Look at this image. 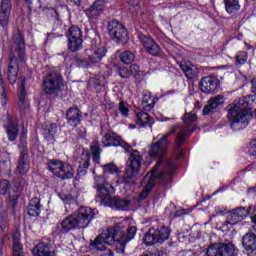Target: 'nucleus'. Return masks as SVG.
<instances>
[{
	"instance_id": "1",
	"label": "nucleus",
	"mask_w": 256,
	"mask_h": 256,
	"mask_svg": "<svg viewBox=\"0 0 256 256\" xmlns=\"http://www.w3.org/2000/svg\"><path fill=\"white\" fill-rule=\"evenodd\" d=\"M137 234V227L130 226L125 227L121 224H117L114 227H110L106 230H103L102 233L97 236L94 241H91V249H96V251H104L105 245H116V252L125 253V245L134 239Z\"/></svg>"
},
{
	"instance_id": "2",
	"label": "nucleus",
	"mask_w": 256,
	"mask_h": 256,
	"mask_svg": "<svg viewBox=\"0 0 256 256\" xmlns=\"http://www.w3.org/2000/svg\"><path fill=\"white\" fill-rule=\"evenodd\" d=\"M175 167H177L175 161L167 159L164 162L163 171L159 172V165L156 164V167H154L150 172H148L142 180V183L145 186L140 193L139 199L141 201H145V199L149 197V193H151L157 181H159L160 187H162V189L165 191V189H167L168 183H171L172 181L171 176L175 172Z\"/></svg>"
},
{
	"instance_id": "3",
	"label": "nucleus",
	"mask_w": 256,
	"mask_h": 256,
	"mask_svg": "<svg viewBox=\"0 0 256 256\" xmlns=\"http://www.w3.org/2000/svg\"><path fill=\"white\" fill-rule=\"evenodd\" d=\"M253 103H255V97L248 95L239 98L226 107L228 121L231 122V129L239 131L249 125V120H247V117H249L248 109L253 107Z\"/></svg>"
},
{
	"instance_id": "4",
	"label": "nucleus",
	"mask_w": 256,
	"mask_h": 256,
	"mask_svg": "<svg viewBox=\"0 0 256 256\" xmlns=\"http://www.w3.org/2000/svg\"><path fill=\"white\" fill-rule=\"evenodd\" d=\"M93 217H95V211L91 207L81 206L73 214L67 216L57 224L53 233L55 235H63L69 233V231L86 229V227H89Z\"/></svg>"
},
{
	"instance_id": "5",
	"label": "nucleus",
	"mask_w": 256,
	"mask_h": 256,
	"mask_svg": "<svg viewBox=\"0 0 256 256\" xmlns=\"http://www.w3.org/2000/svg\"><path fill=\"white\" fill-rule=\"evenodd\" d=\"M177 131H181L179 124L171 126L170 130L165 135L150 146L148 151L149 156L153 159H158L157 165H163V159L167 154V147L169 146L167 138L171 137V135H175Z\"/></svg>"
},
{
	"instance_id": "6",
	"label": "nucleus",
	"mask_w": 256,
	"mask_h": 256,
	"mask_svg": "<svg viewBox=\"0 0 256 256\" xmlns=\"http://www.w3.org/2000/svg\"><path fill=\"white\" fill-rule=\"evenodd\" d=\"M47 169L61 181H67V179H73L75 175V169L67 162L59 159H50L47 162Z\"/></svg>"
},
{
	"instance_id": "7",
	"label": "nucleus",
	"mask_w": 256,
	"mask_h": 256,
	"mask_svg": "<svg viewBox=\"0 0 256 256\" xmlns=\"http://www.w3.org/2000/svg\"><path fill=\"white\" fill-rule=\"evenodd\" d=\"M42 87L46 95H59L65 87L63 75L59 71H51L44 77Z\"/></svg>"
},
{
	"instance_id": "8",
	"label": "nucleus",
	"mask_w": 256,
	"mask_h": 256,
	"mask_svg": "<svg viewBox=\"0 0 256 256\" xmlns=\"http://www.w3.org/2000/svg\"><path fill=\"white\" fill-rule=\"evenodd\" d=\"M143 164V156L139 150H131L128 160L126 162V169L124 174L125 183H129V179H135L141 171Z\"/></svg>"
},
{
	"instance_id": "9",
	"label": "nucleus",
	"mask_w": 256,
	"mask_h": 256,
	"mask_svg": "<svg viewBox=\"0 0 256 256\" xmlns=\"http://www.w3.org/2000/svg\"><path fill=\"white\" fill-rule=\"evenodd\" d=\"M171 235V229L167 226H161L160 228H151L144 236L143 241L147 247L151 245H157V243H165Z\"/></svg>"
},
{
	"instance_id": "10",
	"label": "nucleus",
	"mask_w": 256,
	"mask_h": 256,
	"mask_svg": "<svg viewBox=\"0 0 256 256\" xmlns=\"http://www.w3.org/2000/svg\"><path fill=\"white\" fill-rule=\"evenodd\" d=\"M239 250L235 244L228 243H215L207 248L205 256H237Z\"/></svg>"
},
{
	"instance_id": "11",
	"label": "nucleus",
	"mask_w": 256,
	"mask_h": 256,
	"mask_svg": "<svg viewBox=\"0 0 256 256\" xmlns=\"http://www.w3.org/2000/svg\"><path fill=\"white\" fill-rule=\"evenodd\" d=\"M94 179L96 181V189L98 191L97 197L101 200V203L109 206L113 199L111 193L115 191V188H113L111 184L105 183V179L101 176H95Z\"/></svg>"
},
{
	"instance_id": "12",
	"label": "nucleus",
	"mask_w": 256,
	"mask_h": 256,
	"mask_svg": "<svg viewBox=\"0 0 256 256\" xmlns=\"http://www.w3.org/2000/svg\"><path fill=\"white\" fill-rule=\"evenodd\" d=\"M108 33L112 39L116 40V43L125 45L129 41V34L127 33V28L121 22L117 20H112L108 24Z\"/></svg>"
},
{
	"instance_id": "13",
	"label": "nucleus",
	"mask_w": 256,
	"mask_h": 256,
	"mask_svg": "<svg viewBox=\"0 0 256 256\" xmlns=\"http://www.w3.org/2000/svg\"><path fill=\"white\" fill-rule=\"evenodd\" d=\"M68 49L75 53L83 49V32L77 26H71L67 32Z\"/></svg>"
},
{
	"instance_id": "14",
	"label": "nucleus",
	"mask_w": 256,
	"mask_h": 256,
	"mask_svg": "<svg viewBox=\"0 0 256 256\" xmlns=\"http://www.w3.org/2000/svg\"><path fill=\"white\" fill-rule=\"evenodd\" d=\"M19 148H20V157L18 159L16 173H18L19 175H27L30 169L29 148L27 147V141L21 142V144L19 145Z\"/></svg>"
},
{
	"instance_id": "15",
	"label": "nucleus",
	"mask_w": 256,
	"mask_h": 256,
	"mask_svg": "<svg viewBox=\"0 0 256 256\" xmlns=\"http://www.w3.org/2000/svg\"><path fill=\"white\" fill-rule=\"evenodd\" d=\"M13 43L16 47L15 53L18 57L19 63L25 64L27 58L25 57V36L23 31L16 29L13 32Z\"/></svg>"
},
{
	"instance_id": "16",
	"label": "nucleus",
	"mask_w": 256,
	"mask_h": 256,
	"mask_svg": "<svg viewBox=\"0 0 256 256\" xmlns=\"http://www.w3.org/2000/svg\"><path fill=\"white\" fill-rule=\"evenodd\" d=\"M138 39H140V43H142L147 53L153 57H159V55H161V48L159 47V44H157L151 36L138 32Z\"/></svg>"
},
{
	"instance_id": "17",
	"label": "nucleus",
	"mask_w": 256,
	"mask_h": 256,
	"mask_svg": "<svg viewBox=\"0 0 256 256\" xmlns=\"http://www.w3.org/2000/svg\"><path fill=\"white\" fill-rule=\"evenodd\" d=\"M251 213V207H237L230 211L224 225H237V223L243 221Z\"/></svg>"
},
{
	"instance_id": "18",
	"label": "nucleus",
	"mask_w": 256,
	"mask_h": 256,
	"mask_svg": "<svg viewBox=\"0 0 256 256\" xmlns=\"http://www.w3.org/2000/svg\"><path fill=\"white\" fill-rule=\"evenodd\" d=\"M7 122L4 125L5 132L7 134L8 141H17L19 137V122L15 116L7 115Z\"/></svg>"
},
{
	"instance_id": "19",
	"label": "nucleus",
	"mask_w": 256,
	"mask_h": 256,
	"mask_svg": "<svg viewBox=\"0 0 256 256\" xmlns=\"http://www.w3.org/2000/svg\"><path fill=\"white\" fill-rule=\"evenodd\" d=\"M191 136V129L183 128L180 132H178L176 136V159H183L185 157V149L181 148L185 144V141Z\"/></svg>"
},
{
	"instance_id": "20",
	"label": "nucleus",
	"mask_w": 256,
	"mask_h": 256,
	"mask_svg": "<svg viewBox=\"0 0 256 256\" xmlns=\"http://www.w3.org/2000/svg\"><path fill=\"white\" fill-rule=\"evenodd\" d=\"M24 64L19 62V57L10 56L7 75L8 81L11 85H15L17 83V77L19 75V67H23Z\"/></svg>"
},
{
	"instance_id": "21",
	"label": "nucleus",
	"mask_w": 256,
	"mask_h": 256,
	"mask_svg": "<svg viewBox=\"0 0 256 256\" xmlns=\"http://www.w3.org/2000/svg\"><path fill=\"white\" fill-rule=\"evenodd\" d=\"M39 3L40 7L43 9H51L54 23H56V25H61V9H63V6L53 8L54 5L59 3V0H39Z\"/></svg>"
},
{
	"instance_id": "22",
	"label": "nucleus",
	"mask_w": 256,
	"mask_h": 256,
	"mask_svg": "<svg viewBox=\"0 0 256 256\" xmlns=\"http://www.w3.org/2000/svg\"><path fill=\"white\" fill-rule=\"evenodd\" d=\"M225 105L224 97L221 95L215 96L208 100L207 105L202 110V115H213V113H217L220 107Z\"/></svg>"
},
{
	"instance_id": "23",
	"label": "nucleus",
	"mask_w": 256,
	"mask_h": 256,
	"mask_svg": "<svg viewBox=\"0 0 256 256\" xmlns=\"http://www.w3.org/2000/svg\"><path fill=\"white\" fill-rule=\"evenodd\" d=\"M12 9H13V4H11V0H1V3H0L1 27H7L9 25V18L11 17Z\"/></svg>"
},
{
	"instance_id": "24",
	"label": "nucleus",
	"mask_w": 256,
	"mask_h": 256,
	"mask_svg": "<svg viewBox=\"0 0 256 256\" xmlns=\"http://www.w3.org/2000/svg\"><path fill=\"white\" fill-rule=\"evenodd\" d=\"M217 87H219V79L215 76H206L200 81V89L203 93H215Z\"/></svg>"
},
{
	"instance_id": "25",
	"label": "nucleus",
	"mask_w": 256,
	"mask_h": 256,
	"mask_svg": "<svg viewBox=\"0 0 256 256\" xmlns=\"http://www.w3.org/2000/svg\"><path fill=\"white\" fill-rule=\"evenodd\" d=\"M83 112L77 107H71L66 111V121L71 127H77L81 124Z\"/></svg>"
},
{
	"instance_id": "26",
	"label": "nucleus",
	"mask_w": 256,
	"mask_h": 256,
	"mask_svg": "<svg viewBox=\"0 0 256 256\" xmlns=\"http://www.w3.org/2000/svg\"><path fill=\"white\" fill-rule=\"evenodd\" d=\"M105 10V4H102L101 2L95 1L88 9L84 11L86 17L90 21H95L101 17V14Z\"/></svg>"
},
{
	"instance_id": "27",
	"label": "nucleus",
	"mask_w": 256,
	"mask_h": 256,
	"mask_svg": "<svg viewBox=\"0 0 256 256\" xmlns=\"http://www.w3.org/2000/svg\"><path fill=\"white\" fill-rule=\"evenodd\" d=\"M105 55H107V48H105V46H94L90 50L88 60L90 61L91 65H95L97 63H101Z\"/></svg>"
},
{
	"instance_id": "28",
	"label": "nucleus",
	"mask_w": 256,
	"mask_h": 256,
	"mask_svg": "<svg viewBox=\"0 0 256 256\" xmlns=\"http://www.w3.org/2000/svg\"><path fill=\"white\" fill-rule=\"evenodd\" d=\"M25 76H20L19 82V97H18V106L20 111H25L29 107V102L27 101V91L25 90Z\"/></svg>"
},
{
	"instance_id": "29",
	"label": "nucleus",
	"mask_w": 256,
	"mask_h": 256,
	"mask_svg": "<svg viewBox=\"0 0 256 256\" xmlns=\"http://www.w3.org/2000/svg\"><path fill=\"white\" fill-rule=\"evenodd\" d=\"M181 71H183L187 79H197L199 77V68L189 62H181L179 64Z\"/></svg>"
},
{
	"instance_id": "30",
	"label": "nucleus",
	"mask_w": 256,
	"mask_h": 256,
	"mask_svg": "<svg viewBox=\"0 0 256 256\" xmlns=\"http://www.w3.org/2000/svg\"><path fill=\"white\" fill-rule=\"evenodd\" d=\"M32 253L34 256H55V251L51 250V245L47 242L38 243Z\"/></svg>"
},
{
	"instance_id": "31",
	"label": "nucleus",
	"mask_w": 256,
	"mask_h": 256,
	"mask_svg": "<svg viewBox=\"0 0 256 256\" xmlns=\"http://www.w3.org/2000/svg\"><path fill=\"white\" fill-rule=\"evenodd\" d=\"M108 207H114V209H118V211H129L131 201L119 197H113L110 204H108Z\"/></svg>"
},
{
	"instance_id": "32",
	"label": "nucleus",
	"mask_w": 256,
	"mask_h": 256,
	"mask_svg": "<svg viewBox=\"0 0 256 256\" xmlns=\"http://www.w3.org/2000/svg\"><path fill=\"white\" fill-rule=\"evenodd\" d=\"M27 212L30 217H39L41 214V199L32 198L28 204Z\"/></svg>"
},
{
	"instance_id": "33",
	"label": "nucleus",
	"mask_w": 256,
	"mask_h": 256,
	"mask_svg": "<svg viewBox=\"0 0 256 256\" xmlns=\"http://www.w3.org/2000/svg\"><path fill=\"white\" fill-rule=\"evenodd\" d=\"M242 244L246 251L256 250V234L254 232L246 233L242 238Z\"/></svg>"
},
{
	"instance_id": "34",
	"label": "nucleus",
	"mask_w": 256,
	"mask_h": 256,
	"mask_svg": "<svg viewBox=\"0 0 256 256\" xmlns=\"http://www.w3.org/2000/svg\"><path fill=\"white\" fill-rule=\"evenodd\" d=\"M102 143L104 147H119L121 145V137L108 132L103 136Z\"/></svg>"
},
{
	"instance_id": "35",
	"label": "nucleus",
	"mask_w": 256,
	"mask_h": 256,
	"mask_svg": "<svg viewBox=\"0 0 256 256\" xmlns=\"http://www.w3.org/2000/svg\"><path fill=\"white\" fill-rule=\"evenodd\" d=\"M11 182L9 180L3 179L0 180V195H7L11 201H15L19 194L16 192L15 195H11Z\"/></svg>"
},
{
	"instance_id": "36",
	"label": "nucleus",
	"mask_w": 256,
	"mask_h": 256,
	"mask_svg": "<svg viewBox=\"0 0 256 256\" xmlns=\"http://www.w3.org/2000/svg\"><path fill=\"white\" fill-rule=\"evenodd\" d=\"M182 120H183L185 125L181 127V129L178 133H180L182 129H190L191 133H193V126L192 125L197 120V114L192 113V112H186L183 115Z\"/></svg>"
},
{
	"instance_id": "37",
	"label": "nucleus",
	"mask_w": 256,
	"mask_h": 256,
	"mask_svg": "<svg viewBox=\"0 0 256 256\" xmlns=\"http://www.w3.org/2000/svg\"><path fill=\"white\" fill-rule=\"evenodd\" d=\"M90 150L92 153V159L95 165H99L101 163V147L99 146V141L94 140L90 146Z\"/></svg>"
},
{
	"instance_id": "38",
	"label": "nucleus",
	"mask_w": 256,
	"mask_h": 256,
	"mask_svg": "<svg viewBox=\"0 0 256 256\" xmlns=\"http://www.w3.org/2000/svg\"><path fill=\"white\" fill-rule=\"evenodd\" d=\"M136 118H137V124L142 125V127H145V125H153V120H151V116L143 110H139L136 112Z\"/></svg>"
},
{
	"instance_id": "39",
	"label": "nucleus",
	"mask_w": 256,
	"mask_h": 256,
	"mask_svg": "<svg viewBox=\"0 0 256 256\" xmlns=\"http://www.w3.org/2000/svg\"><path fill=\"white\" fill-rule=\"evenodd\" d=\"M225 10L228 15H235L239 9H241V4H239V0H224Z\"/></svg>"
},
{
	"instance_id": "40",
	"label": "nucleus",
	"mask_w": 256,
	"mask_h": 256,
	"mask_svg": "<svg viewBox=\"0 0 256 256\" xmlns=\"http://www.w3.org/2000/svg\"><path fill=\"white\" fill-rule=\"evenodd\" d=\"M44 137L48 141H54L55 133H57V124L51 123L46 129H44Z\"/></svg>"
},
{
	"instance_id": "41",
	"label": "nucleus",
	"mask_w": 256,
	"mask_h": 256,
	"mask_svg": "<svg viewBox=\"0 0 256 256\" xmlns=\"http://www.w3.org/2000/svg\"><path fill=\"white\" fill-rule=\"evenodd\" d=\"M120 61L124 63V65H131L135 61V54L129 50H125L120 54Z\"/></svg>"
},
{
	"instance_id": "42",
	"label": "nucleus",
	"mask_w": 256,
	"mask_h": 256,
	"mask_svg": "<svg viewBox=\"0 0 256 256\" xmlns=\"http://www.w3.org/2000/svg\"><path fill=\"white\" fill-rule=\"evenodd\" d=\"M90 159L89 156H85V160L83 162H80L77 173L80 177H83L87 174V170L89 169L90 165Z\"/></svg>"
},
{
	"instance_id": "43",
	"label": "nucleus",
	"mask_w": 256,
	"mask_h": 256,
	"mask_svg": "<svg viewBox=\"0 0 256 256\" xmlns=\"http://www.w3.org/2000/svg\"><path fill=\"white\" fill-rule=\"evenodd\" d=\"M12 251L15 253H23V245L21 244V240L17 236L12 237Z\"/></svg>"
},
{
	"instance_id": "44",
	"label": "nucleus",
	"mask_w": 256,
	"mask_h": 256,
	"mask_svg": "<svg viewBox=\"0 0 256 256\" xmlns=\"http://www.w3.org/2000/svg\"><path fill=\"white\" fill-rule=\"evenodd\" d=\"M88 85L89 87H92V89H95L96 93H101V90L103 89V84H101L99 78H90Z\"/></svg>"
},
{
	"instance_id": "45",
	"label": "nucleus",
	"mask_w": 256,
	"mask_h": 256,
	"mask_svg": "<svg viewBox=\"0 0 256 256\" xmlns=\"http://www.w3.org/2000/svg\"><path fill=\"white\" fill-rule=\"evenodd\" d=\"M249 55L247 54V51H239L237 52L235 59H236V65H245L247 63Z\"/></svg>"
},
{
	"instance_id": "46",
	"label": "nucleus",
	"mask_w": 256,
	"mask_h": 256,
	"mask_svg": "<svg viewBox=\"0 0 256 256\" xmlns=\"http://www.w3.org/2000/svg\"><path fill=\"white\" fill-rule=\"evenodd\" d=\"M60 199L64 201L65 205H77V199L71 194H62Z\"/></svg>"
},
{
	"instance_id": "47",
	"label": "nucleus",
	"mask_w": 256,
	"mask_h": 256,
	"mask_svg": "<svg viewBox=\"0 0 256 256\" xmlns=\"http://www.w3.org/2000/svg\"><path fill=\"white\" fill-rule=\"evenodd\" d=\"M118 75L122 79H129L131 77V71L126 66L118 67Z\"/></svg>"
},
{
	"instance_id": "48",
	"label": "nucleus",
	"mask_w": 256,
	"mask_h": 256,
	"mask_svg": "<svg viewBox=\"0 0 256 256\" xmlns=\"http://www.w3.org/2000/svg\"><path fill=\"white\" fill-rule=\"evenodd\" d=\"M75 63L77 67H81L82 69H87V67L91 66V62L89 60L80 57L75 58Z\"/></svg>"
},
{
	"instance_id": "49",
	"label": "nucleus",
	"mask_w": 256,
	"mask_h": 256,
	"mask_svg": "<svg viewBox=\"0 0 256 256\" xmlns=\"http://www.w3.org/2000/svg\"><path fill=\"white\" fill-rule=\"evenodd\" d=\"M118 111L121 113L122 117H129V108L125 105L124 101L118 104Z\"/></svg>"
},
{
	"instance_id": "50",
	"label": "nucleus",
	"mask_w": 256,
	"mask_h": 256,
	"mask_svg": "<svg viewBox=\"0 0 256 256\" xmlns=\"http://www.w3.org/2000/svg\"><path fill=\"white\" fill-rule=\"evenodd\" d=\"M103 173H117V166L113 163L105 164L103 166Z\"/></svg>"
},
{
	"instance_id": "51",
	"label": "nucleus",
	"mask_w": 256,
	"mask_h": 256,
	"mask_svg": "<svg viewBox=\"0 0 256 256\" xmlns=\"http://www.w3.org/2000/svg\"><path fill=\"white\" fill-rule=\"evenodd\" d=\"M128 69L130 71V75H134L135 79H139V73H141V71H139V65L132 64Z\"/></svg>"
},
{
	"instance_id": "52",
	"label": "nucleus",
	"mask_w": 256,
	"mask_h": 256,
	"mask_svg": "<svg viewBox=\"0 0 256 256\" xmlns=\"http://www.w3.org/2000/svg\"><path fill=\"white\" fill-rule=\"evenodd\" d=\"M248 151L250 155L256 157V140H251V142L248 145Z\"/></svg>"
},
{
	"instance_id": "53",
	"label": "nucleus",
	"mask_w": 256,
	"mask_h": 256,
	"mask_svg": "<svg viewBox=\"0 0 256 256\" xmlns=\"http://www.w3.org/2000/svg\"><path fill=\"white\" fill-rule=\"evenodd\" d=\"M7 225H8L7 219L1 217V220H0V231L2 233H4L5 229H7Z\"/></svg>"
},
{
	"instance_id": "54",
	"label": "nucleus",
	"mask_w": 256,
	"mask_h": 256,
	"mask_svg": "<svg viewBox=\"0 0 256 256\" xmlns=\"http://www.w3.org/2000/svg\"><path fill=\"white\" fill-rule=\"evenodd\" d=\"M0 99H1L2 106L5 107V105H7V92L5 91L4 88L2 89Z\"/></svg>"
},
{
	"instance_id": "55",
	"label": "nucleus",
	"mask_w": 256,
	"mask_h": 256,
	"mask_svg": "<svg viewBox=\"0 0 256 256\" xmlns=\"http://www.w3.org/2000/svg\"><path fill=\"white\" fill-rule=\"evenodd\" d=\"M119 146L122 147L123 149H125V151H129V149H131V146L129 144H127V142L121 141V138H120Z\"/></svg>"
},
{
	"instance_id": "56",
	"label": "nucleus",
	"mask_w": 256,
	"mask_h": 256,
	"mask_svg": "<svg viewBox=\"0 0 256 256\" xmlns=\"http://www.w3.org/2000/svg\"><path fill=\"white\" fill-rule=\"evenodd\" d=\"M252 87H251V91L252 93H254V95H256V78H254L252 81Z\"/></svg>"
},
{
	"instance_id": "57",
	"label": "nucleus",
	"mask_w": 256,
	"mask_h": 256,
	"mask_svg": "<svg viewBox=\"0 0 256 256\" xmlns=\"http://www.w3.org/2000/svg\"><path fill=\"white\" fill-rule=\"evenodd\" d=\"M104 251L105 252L101 256H113L114 255L112 250H109V249L107 250V247H105Z\"/></svg>"
},
{
	"instance_id": "58",
	"label": "nucleus",
	"mask_w": 256,
	"mask_h": 256,
	"mask_svg": "<svg viewBox=\"0 0 256 256\" xmlns=\"http://www.w3.org/2000/svg\"><path fill=\"white\" fill-rule=\"evenodd\" d=\"M76 7H79L81 5V0H70Z\"/></svg>"
},
{
	"instance_id": "59",
	"label": "nucleus",
	"mask_w": 256,
	"mask_h": 256,
	"mask_svg": "<svg viewBox=\"0 0 256 256\" xmlns=\"http://www.w3.org/2000/svg\"><path fill=\"white\" fill-rule=\"evenodd\" d=\"M149 96L148 95H144L143 97V103H149Z\"/></svg>"
},
{
	"instance_id": "60",
	"label": "nucleus",
	"mask_w": 256,
	"mask_h": 256,
	"mask_svg": "<svg viewBox=\"0 0 256 256\" xmlns=\"http://www.w3.org/2000/svg\"><path fill=\"white\" fill-rule=\"evenodd\" d=\"M25 2L28 3V5H31L33 3V0H24ZM29 11H31V6H28Z\"/></svg>"
},
{
	"instance_id": "61",
	"label": "nucleus",
	"mask_w": 256,
	"mask_h": 256,
	"mask_svg": "<svg viewBox=\"0 0 256 256\" xmlns=\"http://www.w3.org/2000/svg\"><path fill=\"white\" fill-rule=\"evenodd\" d=\"M13 256H25V253H23V252H18V253L13 254Z\"/></svg>"
},
{
	"instance_id": "62",
	"label": "nucleus",
	"mask_w": 256,
	"mask_h": 256,
	"mask_svg": "<svg viewBox=\"0 0 256 256\" xmlns=\"http://www.w3.org/2000/svg\"><path fill=\"white\" fill-rule=\"evenodd\" d=\"M3 245H4L3 239L0 238V250L3 249Z\"/></svg>"
},
{
	"instance_id": "63",
	"label": "nucleus",
	"mask_w": 256,
	"mask_h": 256,
	"mask_svg": "<svg viewBox=\"0 0 256 256\" xmlns=\"http://www.w3.org/2000/svg\"><path fill=\"white\" fill-rule=\"evenodd\" d=\"M252 221L255 223L256 225V214L254 216H252Z\"/></svg>"
},
{
	"instance_id": "64",
	"label": "nucleus",
	"mask_w": 256,
	"mask_h": 256,
	"mask_svg": "<svg viewBox=\"0 0 256 256\" xmlns=\"http://www.w3.org/2000/svg\"><path fill=\"white\" fill-rule=\"evenodd\" d=\"M130 127H131L132 129H135L136 126H135V125H130Z\"/></svg>"
}]
</instances>
